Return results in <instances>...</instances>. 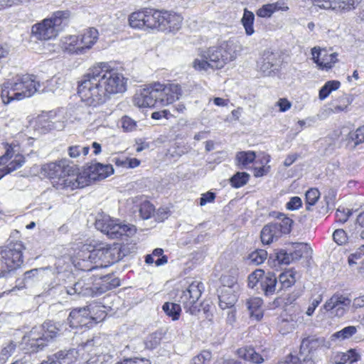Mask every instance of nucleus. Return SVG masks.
Segmentation results:
<instances>
[{
    "label": "nucleus",
    "instance_id": "f257e3e1",
    "mask_svg": "<svg viewBox=\"0 0 364 364\" xmlns=\"http://www.w3.org/2000/svg\"><path fill=\"white\" fill-rule=\"evenodd\" d=\"M127 78L108 63L94 65L78 82L77 93L88 106L105 104L113 95L127 90Z\"/></svg>",
    "mask_w": 364,
    "mask_h": 364
},
{
    "label": "nucleus",
    "instance_id": "f03ea898",
    "mask_svg": "<svg viewBox=\"0 0 364 364\" xmlns=\"http://www.w3.org/2000/svg\"><path fill=\"white\" fill-rule=\"evenodd\" d=\"M125 254L121 245L100 244L92 250L86 247L78 254L77 265L83 271H92L98 267H106L122 259Z\"/></svg>",
    "mask_w": 364,
    "mask_h": 364
},
{
    "label": "nucleus",
    "instance_id": "7ed1b4c3",
    "mask_svg": "<svg viewBox=\"0 0 364 364\" xmlns=\"http://www.w3.org/2000/svg\"><path fill=\"white\" fill-rule=\"evenodd\" d=\"M239 48L237 43L232 39L222 41L217 46H212L203 50L202 59H196L193 67L198 71H208V69H221L228 63L236 59Z\"/></svg>",
    "mask_w": 364,
    "mask_h": 364
},
{
    "label": "nucleus",
    "instance_id": "20e7f679",
    "mask_svg": "<svg viewBox=\"0 0 364 364\" xmlns=\"http://www.w3.org/2000/svg\"><path fill=\"white\" fill-rule=\"evenodd\" d=\"M41 173L50 178L53 187L58 190L73 191L83 188L85 180L79 177L75 169L70 166L68 160H61L43 164L41 167Z\"/></svg>",
    "mask_w": 364,
    "mask_h": 364
},
{
    "label": "nucleus",
    "instance_id": "39448f33",
    "mask_svg": "<svg viewBox=\"0 0 364 364\" xmlns=\"http://www.w3.org/2000/svg\"><path fill=\"white\" fill-rule=\"evenodd\" d=\"M41 90L39 82L36 77L30 75H17L15 78L4 82L1 87V98L4 105H8L14 100H21L29 97Z\"/></svg>",
    "mask_w": 364,
    "mask_h": 364
},
{
    "label": "nucleus",
    "instance_id": "423d86ee",
    "mask_svg": "<svg viewBox=\"0 0 364 364\" xmlns=\"http://www.w3.org/2000/svg\"><path fill=\"white\" fill-rule=\"evenodd\" d=\"M24 245L20 241L10 242L7 246L0 247V278L9 279L23 262Z\"/></svg>",
    "mask_w": 364,
    "mask_h": 364
},
{
    "label": "nucleus",
    "instance_id": "0eeeda50",
    "mask_svg": "<svg viewBox=\"0 0 364 364\" xmlns=\"http://www.w3.org/2000/svg\"><path fill=\"white\" fill-rule=\"evenodd\" d=\"M95 228L110 238H118L122 235L130 236L136 232L134 225L122 223L119 220H113L108 215L97 218Z\"/></svg>",
    "mask_w": 364,
    "mask_h": 364
},
{
    "label": "nucleus",
    "instance_id": "6e6552de",
    "mask_svg": "<svg viewBox=\"0 0 364 364\" xmlns=\"http://www.w3.org/2000/svg\"><path fill=\"white\" fill-rule=\"evenodd\" d=\"M200 285L198 282H192L188 287L184 290L181 296L180 302L183 304L186 312L191 315L196 316L200 311L196 302L201 296Z\"/></svg>",
    "mask_w": 364,
    "mask_h": 364
},
{
    "label": "nucleus",
    "instance_id": "1a4fd4ad",
    "mask_svg": "<svg viewBox=\"0 0 364 364\" xmlns=\"http://www.w3.org/2000/svg\"><path fill=\"white\" fill-rule=\"evenodd\" d=\"M113 173L114 168L111 164L95 163L90 164L82 173H79V177L85 179L84 188L89 186L92 181L103 180Z\"/></svg>",
    "mask_w": 364,
    "mask_h": 364
},
{
    "label": "nucleus",
    "instance_id": "9d476101",
    "mask_svg": "<svg viewBox=\"0 0 364 364\" xmlns=\"http://www.w3.org/2000/svg\"><path fill=\"white\" fill-rule=\"evenodd\" d=\"M156 87L160 92V97H159V105L166 106L174 101L179 99L182 95V90L178 84H167L162 85L160 83H156Z\"/></svg>",
    "mask_w": 364,
    "mask_h": 364
},
{
    "label": "nucleus",
    "instance_id": "9b49d317",
    "mask_svg": "<svg viewBox=\"0 0 364 364\" xmlns=\"http://www.w3.org/2000/svg\"><path fill=\"white\" fill-rule=\"evenodd\" d=\"M160 90L156 87V83L146 88L143 89L140 94L135 97V102L139 107H154L159 105V97Z\"/></svg>",
    "mask_w": 364,
    "mask_h": 364
},
{
    "label": "nucleus",
    "instance_id": "f8f14e48",
    "mask_svg": "<svg viewBox=\"0 0 364 364\" xmlns=\"http://www.w3.org/2000/svg\"><path fill=\"white\" fill-rule=\"evenodd\" d=\"M351 303V300L342 294H334L324 304L326 311H331L338 317L344 315Z\"/></svg>",
    "mask_w": 364,
    "mask_h": 364
},
{
    "label": "nucleus",
    "instance_id": "ddd939ff",
    "mask_svg": "<svg viewBox=\"0 0 364 364\" xmlns=\"http://www.w3.org/2000/svg\"><path fill=\"white\" fill-rule=\"evenodd\" d=\"M237 288L236 282L231 279L229 287H221L218 292L219 306L225 310L226 309L235 307V304L237 300V296L235 293V289Z\"/></svg>",
    "mask_w": 364,
    "mask_h": 364
},
{
    "label": "nucleus",
    "instance_id": "4468645a",
    "mask_svg": "<svg viewBox=\"0 0 364 364\" xmlns=\"http://www.w3.org/2000/svg\"><path fill=\"white\" fill-rule=\"evenodd\" d=\"M42 326L33 327L31 331L23 337V341L31 352L38 351L46 346L43 339Z\"/></svg>",
    "mask_w": 364,
    "mask_h": 364
},
{
    "label": "nucleus",
    "instance_id": "2eb2a0df",
    "mask_svg": "<svg viewBox=\"0 0 364 364\" xmlns=\"http://www.w3.org/2000/svg\"><path fill=\"white\" fill-rule=\"evenodd\" d=\"M279 63L277 53L267 50L264 51L257 63V66L264 75H270L274 70L278 69Z\"/></svg>",
    "mask_w": 364,
    "mask_h": 364
},
{
    "label": "nucleus",
    "instance_id": "dca6fc26",
    "mask_svg": "<svg viewBox=\"0 0 364 364\" xmlns=\"http://www.w3.org/2000/svg\"><path fill=\"white\" fill-rule=\"evenodd\" d=\"M314 62L321 68L330 69L337 61V53H328L326 49H319L314 47L311 49Z\"/></svg>",
    "mask_w": 364,
    "mask_h": 364
},
{
    "label": "nucleus",
    "instance_id": "f3484780",
    "mask_svg": "<svg viewBox=\"0 0 364 364\" xmlns=\"http://www.w3.org/2000/svg\"><path fill=\"white\" fill-rule=\"evenodd\" d=\"M98 289L93 287L92 282L90 279L86 281L85 279H81L75 282L73 287H66V292L70 295H81L83 296H94L97 294Z\"/></svg>",
    "mask_w": 364,
    "mask_h": 364
},
{
    "label": "nucleus",
    "instance_id": "a211bd4d",
    "mask_svg": "<svg viewBox=\"0 0 364 364\" xmlns=\"http://www.w3.org/2000/svg\"><path fill=\"white\" fill-rule=\"evenodd\" d=\"M182 21L183 17L181 15L171 11H162L161 31L175 33L181 28Z\"/></svg>",
    "mask_w": 364,
    "mask_h": 364
},
{
    "label": "nucleus",
    "instance_id": "6ab92c4d",
    "mask_svg": "<svg viewBox=\"0 0 364 364\" xmlns=\"http://www.w3.org/2000/svg\"><path fill=\"white\" fill-rule=\"evenodd\" d=\"M31 33L36 39L41 41L49 40L58 36L55 28L51 26V21L48 18L34 24L32 26Z\"/></svg>",
    "mask_w": 364,
    "mask_h": 364
},
{
    "label": "nucleus",
    "instance_id": "aec40b11",
    "mask_svg": "<svg viewBox=\"0 0 364 364\" xmlns=\"http://www.w3.org/2000/svg\"><path fill=\"white\" fill-rule=\"evenodd\" d=\"M78 351L75 348L62 350L48 358V364H72L78 357Z\"/></svg>",
    "mask_w": 364,
    "mask_h": 364
},
{
    "label": "nucleus",
    "instance_id": "412c9836",
    "mask_svg": "<svg viewBox=\"0 0 364 364\" xmlns=\"http://www.w3.org/2000/svg\"><path fill=\"white\" fill-rule=\"evenodd\" d=\"M324 339L323 338L308 337L303 339L299 353H302L306 357L310 358L313 362L314 360V351L318 348L323 346Z\"/></svg>",
    "mask_w": 364,
    "mask_h": 364
},
{
    "label": "nucleus",
    "instance_id": "4be33fe9",
    "mask_svg": "<svg viewBox=\"0 0 364 364\" xmlns=\"http://www.w3.org/2000/svg\"><path fill=\"white\" fill-rule=\"evenodd\" d=\"M90 309L91 305L78 309H73L70 313L68 318L70 327L77 328L78 326L86 325L85 320L88 319V317L92 318Z\"/></svg>",
    "mask_w": 364,
    "mask_h": 364
},
{
    "label": "nucleus",
    "instance_id": "5701e85b",
    "mask_svg": "<svg viewBox=\"0 0 364 364\" xmlns=\"http://www.w3.org/2000/svg\"><path fill=\"white\" fill-rule=\"evenodd\" d=\"M60 47L64 51L69 53H75L77 55L84 54L79 36H67L63 37L60 40Z\"/></svg>",
    "mask_w": 364,
    "mask_h": 364
},
{
    "label": "nucleus",
    "instance_id": "b1692460",
    "mask_svg": "<svg viewBox=\"0 0 364 364\" xmlns=\"http://www.w3.org/2000/svg\"><path fill=\"white\" fill-rule=\"evenodd\" d=\"M70 17V12L69 11H57L50 18H48V20L51 21V26L58 35L68 25Z\"/></svg>",
    "mask_w": 364,
    "mask_h": 364
},
{
    "label": "nucleus",
    "instance_id": "393cba45",
    "mask_svg": "<svg viewBox=\"0 0 364 364\" xmlns=\"http://www.w3.org/2000/svg\"><path fill=\"white\" fill-rule=\"evenodd\" d=\"M42 330L46 345L48 342L54 341L61 335L62 324L54 323L51 321H46L43 323Z\"/></svg>",
    "mask_w": 364,
    "mask_h": 364
},
{
    "label": "nucleus",
    "instance_id": "a878e982",
    "mask_svg": "<svg viewBox=\"0 0 364 364\" xmlns=\"http://www.w3.org/2000/svg\"><path fill=\"white\" fill-rule=\"evenodd\" d=\"M277 279L273 272H263L262 278L260 283L261 290L265 296L273 295L277 291Z\"/></svg>",
    "mask_w": 364,
    "mask_h": 364
},
{
    "label": "nucleus",
    "instance_id": "bb28decb",
    "mask_svg": "<svg viewBox=\"0 0 364 364\" xmlns=\"http://www.w3.org/2000/svg\"><path fill=\"white\" fill-rule=\"evenodd\" d=\"M282 235L278 227L272 223L264 226L261 231L260 237L263 244L269 245L277 240Z\"/></svg>",
    "mask_w": 364,
    "mask_h": 364
},
{
    "label": "nucleus",
    "instance_id": "cd10ccee",
    "mask_svg": "<svg viewBox=\"0 0 364 364\" xmlns=\"http://www.w3.org/2000/svg\"><path fill=\"white\" fill-rule=\"evenodd\" d=\"M162 11L151 9H144V27L161 30Z\"/></svg>",
    "mask_w": 364,
    "mask_h": 364
},
{
    "label": "nucleus",
    "instance_id": "c85d7f7f",
    "mask_svg": "<svg viewBox=\"0 0 364 364\" xmlns=\"http://www.w3.org/2000/svg\"><path fill=\"white\" fill-rule=\"evenodd\" d=\"M237 355L240 358L255 364H261L265 360L264 358L257 353L254 348L250 346L239 348Z\"/></svg>",
    "mask_w": 364,
    "mask_h": 364
},
{
    "label": "nucleus",
    "instance_id": "c756f323",
    "mask_svg": "<svg viewBox=\"0 0 364 364\" xmlns=\"http://www.w3.org/2000/svg\"><path fill=\"white\" fill-rule=\"evenodd\" d=\"M98 39V31L95 28H90L80 36V44L83 48V53L90 50Z\"/></svg>",
    "mask_w": 364,
    "mask_h": 364
},
{
    "label": "nucleus",
    "instance_id": "7c9ffc66",
    "mask_svg": "<svg viewBox=\"0 0 364 364\" xmlns=\"http://www.w3.org/2000/svg\"><path fill=\"white\" fill-rule=\"evenodd\" d=\"M262 304L263 301L259 297L252 298L247 301L250 316L254 317L257 321H259L263 317Z\"/></svg>",
    "mask_w": 364,
    "mask_h": 364
},
{
    "label": "nucleus",
    "instance_id": "2f4dec72",
    "mask_svg": "<svg viewBox=\"0 0 364 364\" xmlns=\"http://www.w3.org/2000/svg\"><path fill=\"white\" fill-rule=\"evenodd\" d=\"M255 152L252 151H240L235 157L236 164L240 168H245L255 159Z\"/></svg>",
    "mask_w": 364,
    "mask_h": 364
},
{
    "label": "nucleus",
    "instance_id": "473e14b6",
    "mask_svg": "<svg viewBox=\"0 0 364 364\" xmlns=\"http://www.w3.org/2000/svg\"><path fill=\"white\" fill-rule=\"evenodd\" d=\"M162 309L173 321H178L179 319L181 312V307L179 304L167 301L163 304Z\"/></svg>",
    "mask_w": 364,
    "mask_h": 364
},
{
    "label": "nucleus",
    "instance_id": "72a5a7b5",
    "mask_svg": "<svg viewBox=\"0 0 364 364\" xmlns=\"http://www.w3.org/2000/svg\"><path fill=\"white\" fill-rule=\"evenodd\" d=\"M360 355L354 349H350L346 353H339L335 357L336 364H346L347 362L353 363L358 360Z\"/></svg>",
    "mask_w": 364,
    "mask_h": 364
},
{
    "label": "nucleus",
    "instance_id": "f704fd0d",
    "mask_svg": "<svg viewBox=\"0 0 364 364\" xmlns=\"http://www.w3.org/2000/svg\"><path fill=\"white\" fill-rule=\"evenodd\" d=\"M296 272L293 269H289L282 273L279 277L281 284L280 289H288L294 285L296 282Z\"/></svg>",
    "mask_w": 364,
    "mask_h": 364
},
{
    "label": "nucleus",
    "instance_id": "c9c22d12",
    "mask_svg": "<svg viewBox=\"0 0 364 364\" xmlns=\"http://www.w3.org/2000/svg\"><path fill=\"white\" fill-rule=\"evenodd\" d=\"M164 250L161 248H156L153 250L151 255H147L145 257V262L148 264L154 263V257H158L155 261L156 266L164 265L167 263L168 258L166 255H163Z\"/></svg>",
    "mask_w": 364,
    "mask_h": 364
},
{
    "label": "nucleus",
    "instance_id": "e433bc0d",
    "mask_svg": "<svg viewBox=\"0 0 364 364\" xmlns=\"http://www.w3.org/2000/svg\"><path fill=\"white\" fill-rule=\"evenodd\" d=\"M17 344L13 341H9L4 343L0 351V364L6 362L10 356L16 351Z\"/></svg>",
    "mask_w": 364,
    "mask_h": 364
},
{
    "label": "nucleus",
    "instance_id": "4c0bfd02",
    "mask_svg": "<svg viewBox=\"0 0 364 364\" xmlns=\"http://www.w3.org/2000/svg\"><path fill=\"white\" fill-rule=\"evenodd\" d=\"M255 20L254 14L248 11L247 9H245L243 16L241 19L242 24L245 30V33L247 36H251L255 33L253 23Z\"/></svg>",
    "mask_w": 364,
    "mask_h": 364
},
{
    "label": "nucleus",
    "instance_id": "58836bf2",
    "mask_svg": "<svg viewBox=\"0 0 364 364\" xmlns=\"http://www.w3.org/2000/svg\"><path fill=\"white\" fill-rule=\"evenodd\" d=\"M144 10L133 12L129 17V23L134 28H144Z\"/></svg>",
    "mask_w": 364,
    "mask_h": 364
},
{
    "label": "nucleus",
    "instance_id": "ea45409f",
    "mask_svg": "<svg viewBox=\"0 0 364 364\" xmlns=\"http://www.w3.org/2000/svg\"><path fill=\"white\" fill-rule=\"evenodd\" d=\"M340 85L341 82L338 80H330L326 82L319 90V99L323 100L331 93V92L338 90Z\"/></svg>",
    "mask_w": 364,
    "mask_h": 364
},
{
    "label": "nucleus",
    "instance_id": "a19ab883",
    "mask_svg": "<svg viewBox=\"0 0 364 364\" xmlns=\"http://www.w3.org/2000/svg\"><path fill=\"white\" fill-rule=\"evenodd\" d=\"M277 218L279 219L280 222L274 223L277 227H278L279 230L281 234H288L290 232L291 229V225L293 224V220L286 217L284 214L279 213L277 216Z\"/></svg>",
    "mask_w": 364,
    "mask_h": 364
},
{
    "label": "nucleus",
    "instance_id": "79ce46f5",
    "mask_svg": "<svg viewBox=\"0 0 364 364\" xmlns=\"http://www.w3.org/2000/svg\"><path fill=\"white\" fill-rule=\"evenodd\" d=\"M250 177L246 172H237L230 178V182L232 187L238 188L247 184Z\"/></svg>",
    "mask_w": 364,
    "mask_h": 364
},
{
    "label": "nucleus",
    "instance_id": "37998d69",
    "mask_svg": "<svg viewBox=\"0 0 364 364\" xmlns=\"http://www.w3.org/2000/svg\"><path fill=\"white\" fill-rule=\"evenodd\" d=\"M267 257V252L264 250H256L251 252L247 259L250 264L259 265L262 264Z\"/></svg>",
    "mask_w": 364,
    "mask_h": 364
},
{
    "label": "nucleus",
    "instance_id": "c03bdc74",
    "mask_svg": "<svg viewBox=\"0 0 364 364\" xmlns=\"http://www.w3.org/2000/svg\"><path fill=\"white\" fill-rule=\"evenodd\" d=\"M282 364H315L310 358L302 353H298L297 355H288Z\"/></svg>",
    "mask_w": 364,
    "mask_h": 364
},
{
    "label": "nucleus",
    "instance_id": "a18cd8bd",
    "mask_svg": "<svg viewBox=\"0 0 364 364\" xmlns=\"http://www.w3.org/2000/svg\"><path fill=\"white\" fill-rule=\"evenodd\" d=\"M358 0H336L333 4V10L348 11L355 9Z\"/></svg>",
    "mask_w": 364,
    "mask_h": 364
},
{
    "label": "nucleus",
    "instance_id": "49530a36",
    "mask_svg": "<svg viewBox=\"0 0 364 364\" xmlns=\"http://www.w3.org/2000/svg\"><path fill=\"white\" fill-rule=\"evenodd\" d=\"M139 212L142 219L147 220L153 215L154 207L149 201L145 200L140 203Z\"/></svg>",
    "mask_w": 364,
    "mask_h": 364
},
{
    "label": "nucleus",
    "instance_id": "de8ad7c7",
    "mask_svg": "<svg viewBox=\"0 0 364 364\" xmlns=\"http://www.w3.org/2000/svg\"><path fill=\"white\" fill-rule=\"evenodd\" d=\"M357 333V328L354 326H348L343 328L339 331L336 332L332 335L333 338H338L341 341L348 339L352 337Z\"/></svg>",
    "mask_w": 364,
    "mask_h": 364
},
{
    "label": "nucleus",
    "instance_id": "09e8293b",
    "mask_svg": "<svg viewBox=\"0 0 364 364\" xmlns=\"http://www.w3.org/2000/svg\"><path fill=\"white\" fill-rule=\"evenodd\" d=\"M306 209L311 210V207L314 205L320 196V193L316 188H311L306 193Z\"/></svg>",
    "mask_w": 364,
    "mask_h": 364
},
{
    "label": "nucleus",
    "instance_id": "8fccbe9b",
    "mask_svg": "<svg viewBox=\"0 0 364 364\" xmlns=\"http://www.w3.org/2000/svg\"><path fill=\"white\" fill-rule=\"evenodd\" d=\"M111 359L112 355L107 353H96L84 364H107Z\"/></svg>",
    "mask_w": 364,
    "mask_h": 364
},
{
    "label": "nucleus",
    "instance_id": "3c124183",
    "mask_svg": "<svg viewBox=\"0 0 364 364\" xmlns=\"http://www.w3.org/2000/svg\"><path fill=\"white\" fill-rule=\"evenodd\" d=\"M24 163L25 159L22 155H16L14 159L3 168L5 173L8 174L21 167Z\"/></svg>",
    "mask_w": 364,
    "mask_h": 364
},
{
    "label": "nucleus",
    "instance_id": "603ef678",
    "mask_svg": "<svg viewBox=\"0 0 364 364\" xmlns=\"http://www.w3.org/2000/svg\"><path fill=\"white\" fill-rule=\"evenodd\" d=\"M48 267L33 269L27 271L23 274V281L26 284H28L31 282H34L39 279L40 272H44L48 269Z\"/></svg>",
    "mask_w": 364,
    "mask_h": 364
},
{
    "label": "nucleus",
    "instance_id": "864d4df0",
    "mask_svg": "<svg viewBox=\"0 0 364 364\" xmlns=\"http://www.w3.org/2000/svg\"><path fill=\"white\" fill-rule=\"evenodd\" d=\"M264 270L256 269L248 277V287L253 289L258 283L260 284Z\"/></svg>",
    "mask_w": 364,
    "mask_h": 364
},
{
    "label": "nucleus",
    "instance_id": "5fc2aeb1",
    "mask_svg": "<svg viewBox=\"0 0 364 364\" xmlns=\"http://www.w3.org/2000/svg\"><path fill=\"white\" fill-rule=\"evenodd\" d=\"M351 214L352 211L350 210L339 207L336 211V222L341 224L345 223Z\"/></svg>",
    "mask_w": 364,
    "mask_h": 364
},
{
    "label": "nucleus",
    "instance_id": "6e6d98bb",
    "mask_svg": "<svg viewBox=\"0 0 364 364\" xmlns=\"http://www.w3.org/2000/svg\"><path fill=\"white\" fill-rule=\"evenodd\" d=\"M211 355L210 352L203 351L197 356L194 357L190 364H208L210 360Z\"/></svg>",
    "mask_w": 364,
    "mask_h": 364
},
{
    "label": "nucleus",
    "instance_id": "4d7b16f0",
    "mask_svg": "<svg viewBox=\"0 0 364 364\" xmlns=\"http://www.w3.org/2000/svg\"><path fill=\"white\" fill-rule=\"evenodd\" d=\"M333 238L338 245H344L348 241L347 234L343 229L336 230L333 234Z\"/></svg>",
    "mask_w": 364,
    "mask_h": 364
},
{
    "label": "nucleus",
    "instance_id": "13d9d810",
    "mask_svg": "<svg viewBox=\"0 0 364 364\" xmlns=\"http://www.w3.org/2000/svg\"><path fill=\"white\" fill-rule=\"evenodd\" d=\"M122 127L127 132L134 130L136 127V122L128 116H124L121 119Z\"/></svg>",
    "mask_w": 364,
    "mask_h": 364
},
{
    "label": "nucleus",
    "instance_id": "bf43d9fd",
    "mask_svg": "<svg viewBox=\"0 0 364 364\" xmlns=\"http://www.w3.org/2000/svg\"><path fill=\"white\" fill-rule=\"evenodd\" d=\"M295 323L293 321L283 319L279 324V331L282 334H287L294 329Z\"/></svg>",
    "mask_w": 364,
    "mask_h": 364
},
{
    "label": "nucleus",
    "instance_id": "052dcab7",
    "mask_svg": "<svg viewBox=\"0 0 364 364\" xmlns=\"http://www.w3.org/2000/svg\"><path fill=\"white\" fill-rule=\"evenodd\" d=\"M274 13L270 4L263 5L257 11V15L262 18H269Z\"/></svg>",
    "mask_w": 364,
    "mask_h": 364
},
{
    "label": "nucleus",
    "instance_id": "680f3d73",
    "mask_svg": "<svg viewBox=\"0 0 364 364\" xmlns=\"http://www.w3.org/2000/svg\"><path fill=\"white\" fill-rule=\"evenodd\" d=\"M116 364H151L149 359L144 358H126Z\"/></svg>",
    "mask_w": 364,
    "mask_h": 364
},
{
    "label": "nucleus",
    "instance_id": "e2e57ef3",
    "mask_svg": "<svg viewBox=\"0 0 364 364\" xmlns=\"http://www.w3.org/2000/svg\"><path fill=\"white\" fill-rule=\"evenodd\" d=\"M302 205L301 199L298 196L291 198L287 203L286 207L288 210H295L299 209Z\"/></svg>",
    "mask_w": 364,
    "mask_h": 364
},
{
    "label": "nucleus",
    "instance_id": "0e129e2a",
    "mask_svg": "<svg viewBox=\"0 0 364 364\" xmlns=\"http://www.w3.org/2000/svg\"><path fill=\"white\" fill-rule=\"evenodd\" d=\"M215 193L211 191H208L207 193L201 195L200 198V205L203 206L208 203H212L215 200Z\"/></svg>",
    "mask_w": 364,
    "mask_h": 364
},
{
    "label": "nucleus",
    "instance_id": "69168bd1",
    "mask_svg": "<svg viewBox=\"0 0 364 364\" xmlns=\"http://www.w3.org/2000/svg\"><path fill=\"white\" fill-rule=\"evenodd\" d=\"M277 259L279 263L289 264L292 260L291 255L287 254L284 250H280L277 254Z\"/></svg>",
    "mask_w": 364,
    "mask_h": 364
},
{
    "label": "nucleus",
    "instance_id": "338daca9",
    "mask_svg": "<svg viewBox=\"0 0 364 364\" xmlns=\"http://www.w3.org/2000/svg\"><path fill=\"white\" fill-rule=\"evenodd\" d=\"M312 1L316 6L320 8L324 9H331L333 10V4L336 0H312Z\"/></svg>",
    "mask_w": 364,
    "mask_h": 364
},
{
    "label": "nucleus",
    "instance_id": "774afa93",
    "mask_svg": "<svg viewBox=\"0 0 364 364\" xmlns=\"http://www.w3.org/2000/svg\"><path fill=\"white\" fill-rule=\"evenodd\" d=\"M355 141V144H359L364 142V125L358 128L352 137Z\"/></svg>",
    "mask_w": 364,
    "mask_h": 364
}]
</instances>
